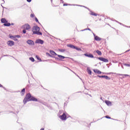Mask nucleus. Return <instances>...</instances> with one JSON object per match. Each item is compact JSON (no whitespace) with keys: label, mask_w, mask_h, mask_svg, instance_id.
I'll list each match as a JSON object with an SVG mask.
<instances>
[{"label":"nucleus","mask_w":130,"mask_h":130,"mask_svg":"<svg viewBox=\"0 0 130 130\" xmlns=\"http://www.w3.org/2000/svg\"><path fill=\"white\" fill-rule=\"evenodd\" d=\"M28 101H35L36 102H37L38 100L36 98H34V96H32V95H31V94L28 93L26 95L25 97L23 100L24 104H26V103H27Z\"/></svg>","instance_id":"obj_1"},{"label":"nucleus","mask_w":130,"mask_h":130,"mask_svg":"<svg viewBox=\"0 0 130 130\" xmlns=\"http://www.w3.org/2000/svg\"><path fill=\"white\" fill-rule=\"evenodd\" d=\"M40 28L37 26H35L32 27L33 34H36L37 35H42V32H40Z\"/></svg>","instance_id":"obj_2"},{"label":"nucleus","mask_w":130,"mask_h":130,"mask_svg":"<svg viewBox=\"0 0 130 130\" xmlns=\"http://www.w3.org/2000/svg\"><path fill=\"white\" fill-rule=\"evenodd\" d=\"M1 22L4 23V26H5V27H10L11 26V24L8 22V21L5 18H2Z\"/></svg>","instance_id":"obj_3"},{"label":"nucleus","mask_w":130,"mask_h":130,"mask_svg":"<svg viewBox=\"0 0 130 130\" xmlns=\"http://www.w3.org/2000/svg\"><path fill=\"white\" fill-rule=\"evenodd\" d=\"M68 47H70V48H73V49H76V50H78V51H81V48H78L77 47H76L72 44L68 45Z\"/></svg>","instance_id":"obj_4"},{"label":"nucleus","mask_w":130,"mask_h":130,"mask_svg":"<svg viewBox=\"0 0 130 130\" xmlns=\"http://www.w3.org/2000/svg\"><path fill=\"white\" fill-rule=\"evenodd\" d=\"M22 28L25 30H30L31 29V26L29 24L26 23L22 26Z\"/></svg>","instance_id":"obj_5"},{"label":"nucleus","mask_w":130,"mask_h":130,"mask_svg":"<svg viewBox=\"0 0 130 130\" xmlns=\"http://www.w3.org/2000/svg\"><path fill=\"white\" fill-rule=\"evenodd\" d=\"M59 118L61 120H66V119H67V115H66V113H63L62 115L59 116Z\"/></svg>","instance_id":"obj_6"},{"label":"nucleus","mask_w":130,"mask_h":130,"mask_svg":"<svg viewBox=\"0 0 130 130\" xmlns=\"http://www.w3.org/2000/svg\"><path fill=\"white\" fill-rule=\"evenodd\" d=\"M98 59L101 60V61H104V62H108V59L103 58V57H99Z\"/></svg>","instance_id":"obj_7"},{"label":"nucleus","mask_w":130,"mask_h":130,"mask_svg":"<svg viewBox=\"0 0 130 130\" xmlns=\"http://www.w3.org/2000/svg\"><path fill=\"white\" fill-rule=\"evenodd\" d=\"M7 44L8 46H13V45H14L15 42L13 41H9L7 42Z\"/></svg>","instance_id":"obj_8"},{"label":"nucleus","mask_w":130,"mask_h":130,"mask_svg":"<svg viewBox=\"0 0 130 130\" xmlns=\"http://www.w3.org/2000/svg\"><path fill=\"white\" fill-rule=\"evenodd\" d=\"M85 56H87V57H90V58H94V56L92 54H88V53H85L84 54Z\"/></svg>","instance_id":"obj_9"},{"label":"nucleus","mask_w":130,"mask_h":130,"mask_svg":"<svg viewBox=\"0 0 130 130\" xmlns=\"http://www.w3.org/2000/svg\"><path fill=\"white\" fill-rule=\"evenodd\" d=\"M26 43L29 44V45H34L35 43L34 42L31 40H28L26 41Z\"/></svg>","instance_id":"obj_10"},{"label":"nucleus","mask_w":130,"mask_h":130,"mask_svg":"<svg viewBox=\"0 0 130 130\" xmlns=\"http://www.w3.org/2000/svg\"><path fill=\"white\" fill-rule=\"evenodd\" d=\"M36 43H39L40 44H43V43H44V42L42 40L39 39V40H37L36 41Z\"/></svg>","instance_id":"obj_11"},{"label":"nucleus","mask_w":130,"mask_h":130,"mask_svg":"<svg viewBox=\"0 0 130 130\" xmlns=\"http://www.w3.org/2000/svg\"><path fill=\"white\" fill-rule=\"evenodd\" d=\"M98 77H99V78H105V79H106V80H110V78H109V77H108L107 76L98 75Z\"/></svg>","instance_id":"obj_12"},{"label":"nucleus","mask_w":130,"mask_h":130,"mask_svg":"<svg viewBox=\"0 0 130 130\" xmlns=\"http://www.w3.org/2000/svg\"><path fill=\"white\" fill-rule=\"evenodd\" d=\"M94 40H96V41H101V38H100L97 36H95Z\"/></svg>","instance_id":"obj_13"},{"label":"nucleus","mask_w":130,"mask_h":130,"mask_svg":"<svg viewBox=\"0 0 130 130\" xmlns=\"http://www.w3.org/2000/svg\"><path fill=\"white\" fill-rule=\"evenodd\" d=\"M25 93H26V89L23 88L21 91V96H24V95H25Z\"/></svg>","instance_id":"obj_14"},{"label":"nucleus","mask_w":130,"mask_h":130,"mask_svg":"<svg viewBox=\"0 0 130 130\" xmlns=\"http://www.w3.org/2000/svg\"><path fill=\"white\" fill-rule=\"evenodd\" d=\"M94 73H96V74H98L99 75H101V71H99V70H93Z\"/></svg>","instance_id":"obj_15"},{"label":"nucleus","mask_w":130,"mask_h":130,"mask_svg":"<svg viewBox=\"0 0 130 130\" xmlns=\"http://www.w3.org/2000/svg\"><path fill=\"white\" fill-rule=\"evenodd\" d=\"M50 53L52 55H57V54H56V53H55V52L50 50Z\"/></svg>","instance_id":"obj_16"},{"label":"nucleus","mask_w":130,"mask_h":130,"mask_svg":"<svg viewBox=\"0 0 130 130\" xmlns=\"http://www.w3.org/2000/svg\"><path fill=\"white\" fill-rule=\"evenodd\" d=\"M57 56L59 57V58H60V59H64V58H67L68 57H66L62 55H57Z\"/></svg>","instance_id":"obj_17"},{"label":"nucleus","mask_w":130,"mask_h":130,"mask_svg":"<svg viewBox=\"0 0 130 130\" xmlns=\"http://www.w3.org/2000/svg\"><path fill=\"white\" fill-rule=\"evenodd\" d=\"M87 73L89 74V75H92V71H91V69L87 68Z\"/></svg>","instance_id":"obj_18"},{"label":"nucleus","mask_w":130,"mask_h":130,"mask_svg":"<svg viewBox=\"0 0 130 130\" xmlns=\"http://www.w3.org/2000/svg\"><path fill=\"white\" fill-rule=\"evenodd\" d=\"M95 52H96V53H98V54L99 55H102V53L101 52V51H99V50H97L95 51Z\"/></svg>","instance_id":"obj_19"},{"label":"nucleus","mask_w":130,"mask_h":130,"mask_svg":"<svg viewBox=\"0 0 130 130\" xmlns=\"http://www.w3.org/2000/svg\"><path fill=\"white\" fill-rule=\"evenodd\" d=\"M119 76H121L122 77H123V78H124V77H129V75H127V74H119Z\"/></svg>","instance_id":"obj_20"},{"label":"nucleus","mask_w":130,"mask_h":130,"mask_svg":"<svg viewBox=\"0 0 130 130\" xmlns=\"http://www.w3.org/2000/svg\"><path fill=\"white\" fill-rule=\"evenodd\" d=\"M90 15H91V16H97V14L93 12L90 13Z\"/></svg>","instance_id":"obj_21"},{"label":"nucleus","mask_w":130,"mask_h":130,"mask_svg":"<svg viewBox=\"0 0 130 130\" xmlns=\"http://www.w3.org/2000/svg\"><path fill=\"white\" fill-rule=\"evenodd\" d=\"M105 103H106V104H107V105H110V104H111V102H109V101H106L105 102Z\"/></svg>","instance_id":"obj_22"},{"label":"nucleus","mask_w":130,"mask_h":130,"mask_svg":"<svg viewBox=\"0 0 130 130\" xmlns=\"http://www.w3.org/2000/svg\"><path fill=\"white\" fill-rule=\"evenodd\" d=\"M29 59L31 60V61H32L33 62H34V61H35V59H34V58H33V57H30Z\"/></svg>","instance_id":"obj_23"},{"label":"nucleus","mask_w":130,"mask_h":130,"mask_svg":"<svg viewBox=\"0 0 130 130\" xmlns=\"http://www.w3.org/2000/svg\"><path fill=\"white\" fill-rule=\"evenodd\" d=\"M59 51H60V52H64V51H66V50H64V49H59Z\"/></svg>","instance_id":"obj_24"},{"label":"nucleus","mask_w":130,"mask_h":130,"mask_svg":"<svg viewBox=\"0 0 130 130\" xmlns=\"http://www.w3.org/2000/svg\"><path fill=\"white\" fill-rule=\"evenodd\" d=\"M13 38H14L13 39V40H14L15 41H18V39H16V37L14 36V37H13Z\"/></svg>","instance_id":"obj_25"},{"label":"nucleus","mask_w":130,"mask_h":130,"mask_svg":"<svg viewBox=\"0 0 130 130\" xmlns=\"http://www.w3.org/2000/svg\"><path fill=\"white\" fill-rule=\"evenodd\" d=\"M105 117H106V118H108L109 119H111V117H109V116H106Z\"/></svg>","instance_id":"obj_26"},{"label":"nucleus","mask_w":130,"mask_h":130,"mask_svg":"<svg viewBox=\"0 0 130 130\" xmlns=\"http://www.w3.org/2000/svg\"><path fill=\"white\" fill-rule=\"evenodd\" d=\"M35 15H34V14H30V17L31 18H34Z\"/></svg>","instance_id":"obj_27"},{"label":"nucleus","mask_w":130,"mask_h":130,"mask_svg":"<svg viewBox=\"0 0 130 130\" xmlns=\"http://www.w3.org/2000/svg\"><path fill=\"white\" fill-rule=\"evenodd\" d=\"M35 20H36V22H37V23H39V21H38V19H37V18H35Z\"/></svg>","instance_id":"obj_28"},{"label":"nucleus","mask_w":130,"mask_h":130,"mask_svg":"<svg viewBox=\"0 0 130 130\" xmlns=\"http://www.w3.org/2000/svg\"><path fill=\"white\" fill-rule=\"evenodd\" d=\"M26 29H23V30H22V32H23V33H24V34H25L26 33Z\"/></svg>","instance_id":"obj_29"},{"label":"nucleus","mask_w":130,"mask_h":130,"mask_svg":"<svg viewBox=\"0 0 130 130\" xmlns=\"http://www.w3.org/2000/svg\"><path fill=\"white\" fill-rule=\"evenodd\" d=\"M14 37H17V38H21V36H20L19 35H17V36H14Z\"/></svg>","instance_id":"obj_30"},{"label":"nucleus","mask_w":130,"mask_h":130,"mask_svg":"<svg viewBox=\"0 0 130 130\" xmlns=\"http://www.w3.org/2000/svg\"><path fill=\"white\" fill-rule=\"evenodd\" d=\"M124 66H125V67H130V64H124Z\"/></svg>","instance_id":"obj_31"},{"label":"nucleus","mask_w":130,"mask_h":130,"mask_svg":"<svg viewBox=\"0 0 130 130\" xmlns=\"http://www.w3.org/2000/svg\"><path fill=\"white\" fill-rule=\"evenodd\" d=\"M63 7H65L66 6H69V4H64L63 5Z\"/></svg>","instance_id":"obj_32"},{"label":"nucleus","mask_w":130,"mask_h":130,"mask_svg":"<svg viewBox=\"0 0 130 130\" xmlns=\"http://www.w3.org/2000/svg\"><path fill=\"white\" fill-rule=\"evenodd\" d=\"M36 57L37 58V59H40V58L38 56H36Z\"/></svg>","instance_id":"obj_33"},{"label":"nucleus","mask_w":130,"mask_h":130,"mask_svg":"<svg viewBox=\"0 0 130 130\" xmlns=\"http://www.w3.org/2000/svg\"><path fill=\"white\" fill-rule=\"evenodd\" d=\"M28 3H31L32 0H26Z\"/></svg>","instance_id":"obj_34"},{"label":"nucleus","mask_w":130,"mask_h":130,"mask_svg":"<svg viewBox=\"0 0 130 130\" xmlns=\"http://www.w3.org/2000/svg\"><path fill=\"white\" fill-rule=\"evenodd\" d=\"M46 54H48V55H49V56H50V53H46Z\"/></svg>","instance_id":"obj_35"},{"label":"nucleus","mask_w":130,"mask_h":130,"mask_svg":"<svg viewBox=\"0 0 130 130\" xmlns=\"http://www.w3.org/2000/svg\"><path fill=\"white\" fill-rule=\"evenodd\" d=\"M40 130H44V128H41Z\"/></svg>","instance_id":"obj_36"},{"label":"nucleus","mask_w":130,"mask_h":130,"mask_svg":"<svg viewBox=\"0 0 130 130\" xmlns=\"http://www.w3.org/2000/svg\"><path fill=\"white\" fill-rule=\"evenodd\" d=\"M0 87H3V85H2V84H0Z\"/></svg>","instance_id":"obj_37"},{"label":"nucleus","mask_w":130,"mask_h":130,"mask_svg":"<svg viewBox=\"0 0 130 130\" xmlns=\"http://www.w3.org/2000/svg\"><path fill=\"white\" fill-rule=\"evenodd\" d=\"M89 96H90V97H92V96H91V94H89Z\"/></svg>","instance_id":"obj_38"}]
</instances>
